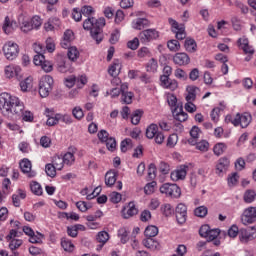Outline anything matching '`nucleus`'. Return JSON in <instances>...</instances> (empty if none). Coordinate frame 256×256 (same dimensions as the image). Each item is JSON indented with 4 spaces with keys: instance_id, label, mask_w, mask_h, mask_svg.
<instances>
[{
    "instance_id": "36",
    "label": "nucleus",
    "mask_w": 256,
    "mask_h": 256,
    "mask_svg": "<svg viewBox=\"0 0 256 256\" xmlns=\"http://www.w3.org/2000/svg\"><path fill=\"white\" fill-rule=\"evenodd\" d=\"M118 237L123 245L129 241V231L127 228L123 227L118 230Z\"/></svg>"
},
{
    "instance_id": "29",
    "label": "nucleus",
    "mask_w": 256,
    "mask_h": 256,
    "mask_svg": "<svg viewBox=\"0 0 256 256\" xmlns=\"http://www.w3.org/2000/svg\"><path fill=\"white\" fill-rule=\"evenodd\" d=\"M45 115L48 118L46 121V125H48V127H55V125H58L59 122L57 120V114H53L49 108H46Z\"/></svg>"
},
{
    "instance_id": "56",
    "label": "nucleus",
    "mask_w": 256,
    "mask_h": 256,
    "mask_svg": "<svg viewBox=\"0 0 256 256\" xmlns=\"http://www.w3.org/2000/svg\"><path fill=\"white\" fill-rule=\"evenodd\" d=\"M239 183V174L232 173L231 176L228 177V185L229 187H235Z\"/></svg>"
},
{
    "instance_id": "54",
    "label": "nucleus",
    "mask_w": 256,
    "mask_h": 256,
    "mask_svg": "<svg viewBox=\"0 0 256 256\" xmlns=\"http://www.w3.org/2000/svg\"><path fill=\"white\" fill-rule=\"evenodd\" d=\"M208 213L207 207L205 206H199L194 210V215H196V217H206Z\"/></svg>"
},
{
    "instance_id": "8",
    "label": "nucleus",
    "mask_w": 256,
    "mask_h": 256,
    "mask_svg": "<svg viewBox=\"0 0 256 256\" xmlns=\"http://www.w3.org/2000/svg\"><path fill=\"white\" fill-rule=\"evenodd\" d=\"M146 137L147 139H154L157 145H162L165 141V134H163V132H159V126H157V124H150L147 127Z\"/></svg>"
},
{
    "instance_id": "27",
    "label": "nucleus",
    "mask_w": 256,
    "mask_h": 256,
    "mask_svg": "<svg viewBox=\"0 0 256 256\" xmlns=\"http://www.w3.org/2000/svg\"><path fill=\"white\" fill-rule=\"evenodd\" d=\"M142 244L146 249H150V251H157L161 248V245L159 244V241L153 239V238H146L142 241Z\"/></svg>"
},
{
    "instance_id": "52",
    "label": "nucleus",
    "mask_w": 256,
    "mask_h": 256,
    "mask_svg": "<svg viewBox=\"0 0 256 256\" xmlns=\"http://www.w3.org/2000/svg\"><path fill=\"white\" fill-rule=\"evenodd\" d=\"M32 29H39L43 25V19L40 16H33L31 21Z\"/></svg>"
},
{
    "instance_id": "14",
    "label": "nucleus",
    "mask_w": 256,
    "mask_h": 256,
    "mask_svg": "<svg viewBox=\"0 0 256 256\" xmlns=\"http://www.w3.org/2000/svg\"><path fill=\"white\" fill-rule=\"evenodd\" d=\"M238 48L243 51V53H249L250 55L255 54V48L249 44V38L243 36L237 40Z\"/></svg>"
},
{
    "instance_id": "30",
    "label": "nucleus",
    "mask_w": 256,
    "mask_h": 256,
    "mask_svg": "<svg viewBox=\"0 0 256 256\" xmlns=\"http://www.w3.org/2000/svg\"><path fill=\"white\" fill-rule=\"evenodd\" d=\"M199 90V88L197 86H188L186 91H187V95L185 97L187 102L193 103V101H195V99H197V91Z\"/></svg>"
},
{
    "instance_id": "57",
    "label": "nucleus",
    "mask_w": 256,
    "mask_h": 256,
    "mask_svg": "<svg viewBox=\"0 0 256 256\" xmlns=\"http://www.w3.org/2000/svg\"><path fill=\"white\" fill-rule=\"evenodd\" d=\"M155 185H157V182L152 181L144 187V193L146 195H152V193H155Z\"/></svg>"
},
{
    "instance_id": "62",
    "label": "nucleus",
    "mask_w": 256,
    "mask_h": 256,
    "mask_svg": "<svg viewBox=\"0 0 256 256\" xmlns=\"http://www.w3.org/2000/svg\"><path fill=\"white\" fill-rule=\"evenodd\" d=\"M23 245V240L20 239H12L10 240L9 247L12 251H15V249H19V247Z\"/></svg>"
},
{
    "instance_id": "12",
    "label": "nucleus",
    "mask_w": 256,
    "mask_h": 256,
    "mask_svg": "<svg viewBox=\"0 0 256 256\" xmlns=\"http://www.w3.org/2000/svg\"><path fill=\"white\" fill-rule=\"evenodd\" d=\"M34 65L40 66L45 73H51L53 71V63L49 60H45V55H35Z\"/></svg>"
},
{
    "instance_id": "50",
    "label": "nucleus",
    "mask_w": 256,
    "mask_h": 256,
    "mask_svg": "<svg viewBox=\"0 0 256 256\" xmlns=\"http://www.w3.org/2000/svg\"><path fill=\"white\" fill-rule=\"evenodd\" d=\"M2 192L4 195H9L11 193V180L9 178H5L2 182Z\"/></svg>"
},
{
    "instance_id": "17",
    "label": "nucleus",
    "mask_w": 256,
    "mask_h": 256,
    "mask_svg": "<svg viewBox=\"0 0 256 256\" xmlns=\"http://www.w3.org/2000/svg\"><path fill=\"white\" fill-rule=\"evenodd\" d=\"M176 220L180 225H183L187 221V206L180 203L176 207Z\"/></svg>"
},
{
    "instance_id": "26",
    "label": "nucleus",
    "mask_w": 256,
    "mask_h": 256,
    "mask_svg": "<svg viewBox=\"0 0 256 256\" xmlns=\"http://www.w3.org/2000/svg\"><path fill=\"white\" fill-rule=\"evenodd\" d=\"M96 241L98 243H100L97 246V251H101L103 249V247L105 246V243H107V241H109V233L107 231L98 232V234L96 236Z\"/></svg>"
},
{
    "instance_id": "21",
    "label": "nucleus",
    "mask_w": 256,
    "mask_h": 256,
    "mask_svg": "<svg viewBox=\"0 0 256 256\" xmlns=\"http://www.w3.org/2000/svg\"><path fill=\"white\" fill-rule=\"evenodd\" d=\"M137 213H139V210L133 202L128 203V205L122 210V216L124 219H131V217H134Z\"/></svg>"
},
{
    "instance_id": "32",
    "label": "nucleus",
    "mask_w": 256,
    "mask_h": 256,
    "mask_svg": "<svg viewBox=\"0 0 256 256\" xmlns=\"http://www.w3.org/2000/svg\"><path fill=\"white\" fill-rule=\"evenodd\" d=\"M199 133H201V129L197 126H193L190 130V136L191 138L188 139L189 145H197V141L199 139Z\"/></svg>"
},
{
    "instance_id": "63",
    "label": "nucleus",
    "mask_w": 256,
    "mask_h": 256,
    "mask_svg": "<svg viewBox=\"0 0 256 256\" xmlns=\"http://www.w3.org/2000/svg\"><path fill=\"white\" fill-rule=\"evenodd\" d=\"M105 143L108 151H113L117 147V141L113 137H110Z\"/></svg>"
},
{
    "instance_id": "60",
    "label": "nucleus",
    "mask_w": 256,
    "mask_h": 256,
    "mask_svg": "<svg viewBox=\"0 0 256 256\" xmlns=\"http://www.w3.org/2000/svg\"><path fill=\"white\" fill-rule=\"evenodd\" d=\"M176 79H181L182 81H187V72H185L183 69L178 68L174 72Z\"/></svg>"
},
{
    "instance_id": "18",
    "label": "nucleus",
    "mask_w": 256,
    "mask_h": 256,
    "mask_svg": "<svg viewBox=\"0 0 256 256\" xmlns=\"http://www.w3.org/2000/svg\"><path fill=\"white\" fill-rule=\"evenodd\" d=\"M17 27V22L13 20V18L10 16L5 17L2 29L6 35H11V33L17 29Z\"/></svg>"
},
{
    "instance_id": "33",
    "label": "nucleus",
    "mask_w": 256,
    "mask_h": 256,
    "mask_svg": "<svg viewBox=\"0 0 256 256\" xmlns=\"http://www.w3.org/2000/svg\"><path fill=\"white\" fill-rule=\"evenodd\" d=\"M61 246L64 251H67L68 253H73V251H75V245L69 238H63L61 240Z\"/></svg>"
},
{
    "instance_id": "41",
    "label": "nucleus",
    "mask_w": 256,
    "mask_h": 256,
    "mask_svg": "<svg viewBox=\"0 0 256 256\" xmlns=\"http://www.w3.org/2000/svg\"><path fill=\"white\" fill-rule=\"evenodd\" d=\"M141 117H143V111L135 110L131 116L132 125H139V123L141 122Z\"/></svg>"
},
{
    "instance_id": "3",
    "label": "nucleus",
    "mask_w": 256,
    "mask_h": 256,
    "mask_svg": "<svg viewBox=\"0 0 256 256\" xmlns=\"http://www.w3.org/2000/svg\"><path fill=\"white\" fill-rule=\"evenodd\" d=\"M168 23L171 26V31L175 34L177 40H169L167 42V47L169 51L177 53V51L181 49V44L179 43V41L187 39V32H185V24H179V22H177L173 18H168Z\"/></svg>"
},
{
    "instance_id": "49",
    "label": "nucleus",
    "mask_w": 256,
    "mask_h": 256,
    "mask_svg": "<svg viewBox=\"0 0 256 256\" xmlns=\"http://www.w3.org/2000/svg\"><path fill=\"white\" fill-rule=\"evenodd\" d=\"M45 171L48 177L53 178L57 175V168L52 163L46 164Z\"/></svg>"
},
{
    "instance_id": "4",
    "label": "nucleus",
    "mask_w": 256,
    "mask_h": 256,
    "mask_svg": "<svg viewBox=\"0 0 256 256\" xmlns=\"http://www.w3.org/2000/svg\"><path fill=\"white\" fill-rule=\"evenodd\" d=\"M173 73V68L166 65L163 68V75L160 76V85L163 89H169V91H175L179 87V82L175 79H171V74Z\"/></svg>"
},
{
    "instance_id": "38",
    "label": "nucleus",
    "mask_w": 256,
    "mask_h": 256,
    "mask_svg": "<svg viewBox=\"0 0 256 256\" xmlns=\"http://www.w3.org/2000/svg\"><path fill=\"white\" fill-rule=\"evenodd\" d=\"M159 67V64L157 63V60L155 58H152L149 60V62L146 64V71L148 73H156L157 69Z\"/></svg>"
},
{
    "instance_id": "11",
    "label": "nucleus",
    "mask_w": 256,
    "mask_h": 256,
    "mask_svg": "<svg viewBox=\"0 0 256 256\" xmlns=\"http://www.w3.org/2000/svg\"><path fill=\"white\" fill-rule=\"evenodd\" d=\"M241 221L243 225H251L252 223H255L256 207L250 206L246 208L241 215Z\"/></svg>"
},
{
    "instance_id": "58",
    "label": "nucleus",
    "mask_w": 256,
    "mask_h": 256,
    "mask_svg": "<svg viewBox=\"0 0 256 256\" xmlns=\"http://www.w3.org/2000/svg\"><path fill=\"white\" fill-rule=\"evenodd\" d=\"M71 16H72V19H74V21L79 22L81 21V19H83V12H81V9L79 8H74L72 10Z\"/></svg>"
},
{
    "instance_id": "16",
    "label": "nucleus",
    "mask_w": 256,
    "mask_h": 256,
    "mask_svg": "<svg viewBox=\"0 0 256 256\" xmlns=\"http://www.w3.org/2000/svg\"><path fill=\"white\" fill-rule=\"evenodd\" d=\"M252 229L253 227L249 229H240L239 239L242 243H249V241H253V239H255V230Z\"/></svg>"
},
{
    "instance_id": "20",
    "label": "nucleus",
    "mask_w": 256,
    "mask_h": 256,
    "mask_svg": "<svg viewBox=\"0 0 256 256\" xmlns=\"http://www.w3.org/2000/svg\"><path fill=\"white\" fill-rule=\"evenodd\" d=\"M20 169L22 173H25L29 179H33L37 175L35 171H31V161L29 159H23L20 162Z\"/></svg>"
},
{
    "instance_id": "51",
    "label": "nucleus",
    "mask_w": 256,
    "mask_h": 256,
    "mask_svg": "<svg viewBox=\"0 0 256 256\" xmlns=\"http://www.w3.org/2000/svg\"><path fill=\"white\" fill-rule=\"evenodd\" d=\"M221 233V230L219 229H210L205 239H208V241H215L217 237H219Z\"/></svg>"
},
{
    "instance_id": "40",
    "label": "nucleus",
    "mask_w": 256,
    "mask_h": 256,
    "mask_svg": "<svg viewBox=\"0 0 256 256\" xmlns=\"http://www.w3.org/2000/svg\"><path fill=\"white\" fill-rule=\"evenodd\" d=\"M256 199L255 190H246L243 196V200L245 203H253Z\"/></svg>"
},
{
    "instance_id": "7",
    "label": "nucleus",
    "mask_w": 256,
    "mask_h": 256,
    "mask_svg": "<svg viewBox=\"0 0 256 256\" xmlns=\"http://www.w3.org/2000/svg\"><path fill=\"white\" fill-rule=\"evenodd\" d=\"M53 77L44 75L39 82V95L40 97H49V93L53 90Z\"/></svg>"
},
{
    "instance_id": "61",
    "label": "nucleus",
    "mask_w": 256,
    "mask_h": 256,
    "mask_svg": "<svg viewBox=\"0 0 256 256\" xmlns=\"http://www.w3.org/2000/svg\"><path fill=\"white\" fill-rule=\"evenodd\" d=\"M196 148L199 150V151H209V142L205 141V140H202L200 142H196Z\"/></svg>"
},
{
    "instance_id": "45",
    "label": "nucleus",
    "mask_w": 256,
    "mask_h": 256,
    "mask_svg": "<svg viewBox=\"0 0 256 256\" xmlns=\"http://www.w3.org/2000/svg\"><path fill=\"white\" fill-rule=\"evenodd\" d=\"M133 97V92L121 93V102L125 103L126 105H131V103H133Z\"/></svg>"
},
{
    "instance_id": "6",
    "label": "nucleus",
    "mask_w": 256,
    "mask_h": 256,
    "mask_svg": "<svg viewBox=\"0 0 256 256\" xmlns=\"http://www.w3.org/2000/svg\"><path fill=\"white\" fill-rule=\"evenodd\" d=\"M138 37L142 45H149V43H152V41H157V39L161 37V32H159L155 28H148V29L142 30L139 33Z\"/></svg>"
},
{
    "instance_id": "44",
    "label": "nucleus",
    "mask_w": 256,
    "mask_h": 256,
    "mask_svg": "<svg viewBox=\"0 0 256 256\" xmlns=\"http://www.w3.org/2000/svg\"><path fill=\"white\" fill-rule=\"evenodd\" d=\"M161 212L165 217H171V215L175 213V209H173V206H171V204H163L161 206Z\"/></svg>"
},
{
    "instance_id": "55",
    "label": "nucleus",
    "mask_w": 256,
    "mask_h": 256,
    "mask_svg": "<svg viewBox=\"0 0 256 256\" xmlns=\"http://www.w3.org/2000/svg\"><path fill=\"white\" fill-rule=\"evenodd\" d=\"M139 41H141L139 38L135 37L133 40H130L127 42L128 49H131L132 51H137L139 49Z\"/></svg>"
},
{
    "instance_id": "48",
    "label": "nucleus",
    "mask_w": 256,
    "mask_h": 256,
    "mask_svg": "<svg viewBox=\"0 0 256 256\" xmlns=\"http://www.w3.org/2000/svg\"><path fill=\"white\" fill-rule=\"evenodd\" d=\"M72 115L78 121H81L83 119V117H85V113H83V109L79 106H76L73 108Z\"/></svg>"
},
{
    "instance_id": "19",
    "label": "nucleus",
    "mask_w": 256,
    "mask_h": 256,
    "mask_svg": "<svg viewBox=\"0 0 256 256\" xmlns=\"http://www.w3.org/2000/svg\"><path fill=\"white\" fill-rule=\"evenodd\" d=\"M173 63L180 67L183 65H189V63H191V58L185 52H178L173 56Z\"/></svg>"
},
{
    "instance_id": "23",
    "label": "nucleus",
    "mask_w": 256,
    "mask_h": 256,
    "mask_svg": "<svg viewBox=\"0 0 256 256\" xmlns=\"http://www.w3.org/2000/svg\"><path fill=\"white\" fill-rule=\"evenodd\" d=\"M77 153L76 147H70L68 148V152L64 154L62 159L64 160V165H68V167H71L73 163H75V154Z\"/></svg>"
},
{
    "instance_id": "9",
    "label": "nucleus",
    "mask_w": 256,
    "mask_h": 256,
    "mask_svg": "<svg viewBox=\"0 0 256 256\" xmlns=\"http://www.w3.org/2000/svg\"><path fill=\"white\" fill-rule=\"evenodd\" d=\"M3 53L8 61H14L19 56V45L13 41H8L3 46Z\"/></svg>"
},
{
    "instance_id": "37",
    "label": "nucleus",
    "mask_w": 256,
    "mask_h": 256,
    "mask_svg": "<svg viewBox=\"0 0 256 256\" xmlns=\"http://www.w3.org/2000/svg\"><path fill=\"white\" fill-rule=\"evenodd\" d=\"M30 189L34 195H43V188L41 187V184H39V182L32 181L30 183Z\"/></svg>"
},
{
    "instance_id": "59",
    "label": "nucleus",
    "mask_w": 256,
    "mask_h": 256,
    "mask_svg": "<svg viewBox=\"0 0 256 256\" xmlns=\"http://www.w3.org/2000/svg\"><path fill=\"white\" fill-rule=\"evenodd\" d=\"M22 119L23 121H26L27 123H33V120L35 117L33 116V113L31 111H22Z\"/></svg>"
},
{
    "instance_id": "35",
    "label": "nucleus",
    "mask_w": 256,
    "mask_h": 256,
    "mask_svg": "<svg viewBox=\"0 0 256 256\" xmlns=\"http://www.w3.org/2000/svg\"><path fill=\"white\" fill-rule=\"evenodd\" d=\"M52 164L57 168V171H61L63 167H65V162L63 160V157L59 155L53 156Z\"/></svg>"
},
{
    "instance_id": "1",
    "label": "nucleus",
    "mask_w": 256,
    "mask_h": 256,
    "mask_svg": "<svg viewBox=\"0 0 256 256\" xmlns=\"http://www.w3.org/2000/svg\"><path fill=\"white\" fill-rule=\"evenodd\" d=\"M82 15L84 17H88L83 22V29L85 31H90V35L97 44L103 41V27H105V18L96 19L95 17H91L95 13V9L92 6L84 5L80 9Z\"/></svg>"
},
{
    "instance_id": "22",
    "label": "nucleus",
    "mask_w": 256,
    "mask_h": 256,
    "mask_svg": "<svg viewBox=\"0 0 256 256\" xmlns=\"http://www.w3.org/2000/svg\"><path fill=\"white\" fill-rule=\"evenodd\" d=\"M132 29H136V31H142L146 27L151 25V22L147 18H136L132 21Z\"/></svg>"
},
{
    "instance_id": "39",
    "label": "nucleus",
    "mask_w": 256,
    "mask_h": 256,
    "mask_svg": "<svg viewBox=\"0 0 256 256\" xmlns=\"http://www.w3.org/2000/svg\"><path fill=\"white\" fill-rule=\"evenodd\" d=\"M174 119H176V121H180V123H183L184 121H187V119H189V115L187 114V112L183 111V107H180L179 112L174 114Z\"/></svg>"
},
{
    "instance_id": "15",
    "label": "nucleus",
    "mask_w": 256,
    "mask_h": 256,
    "mask_svg": "<svg viewBox=\"0 0 256 256\" xmlns=\"http://www.w3.org/2000/svg\"><path fill=\"white\" fill-rule=\"evenodd\" d=\"M4 73L7 79H13L15 77L16 79H19V77L21 76V67L13 64L8 65L5 67Z\"/></svg>"
},
{
    "instance_id": "31",
    "label": "nucleus",
    "mask_w": 256,
    "mask_h": 256,
    "mask_svg": "<svg viewBox=\"0 0 256 256\" xmlns=\"http://www.w3.org/2000/svg\"><path fill=\"white\" fill-rule=\"evenodd\" d=\"M185 50L188 53H196L197 52V42L193 38H186L184 42Z\"/></svg>"
},
{
    "instance_id": "5",
    "label": "nucleus",
    "mask_w": 256,
    "mask_h": 256,
    "mask_svg": "<svg viewBox=\"0 0 256 256\" xmlns=\"http://www.w3.org/2000/svg\"><path fill=\"white\" fill-rule=\"evenodd\" d=\"M251 114L249 113H243V114H236L235 116L228 114L225 117V121L227 123H231L234 125V127H242V129H247L249 127V124L251 123Z\"/></svg>"
},
{
    "instance_id": "13",
    "label": "nucleus",
    "mask_w": 256,
    "mask_h": 256,
    "mask_svg": "<svg viewBox=\"0 0 256 256\" xmlns=\"http://www.w3.org/2000/svg\"><path fill=\"white\" fill-rule=\"evenodd\" d=\"M189 171L188 165H180L170 174V179L172 181H183L187 177V172Z\"/></svg>"
},
{
    "instance_id": "46",
    "label": "nucleus",
    "mask_w": 256,
    "mask_h": 256,
    "mask_svg": "<svg viewBox=\"0 0 256 256\" xmlns=\"http://www.w3.org/2000/svg\"><path fill=\"white\" fill-rule=\"evenodd\" d=\"M131 147H133V141L130 138H126L120 144L122 153H127L128 149H131Z\"/></svg>"
},
{
    "instance_id": "10",
    "label": "nucleus",
    "mask_w": 256,
    "mask_h": 256,
    "mask_svg": "<svg viewBox=\"0 0 256 256\" xmlns=\"http://www.w3.org/2000/svg\"><path fill=\"white\" fill-rule=\"evenodd\" d=\"M160 193L167 195V197L177 199L181 197V188L177 184L165 183L160 187Z\"/></svg>"
},
{
    "instance_id": "43",
    "label": "nucleus",
    "mask_w": 256,
    "mask_h": 256,
    "mask_svg": "<svg viewBox=\"0 0 256 256\" xmlns=\"http://www.w3.org/2000/svg\"><path fill=\"white\" fill-rule=\"evenodd\" d=\"M33 87V78L28 77L20 82V89L21 91H28V89H31Z\"/></svg>"
},
{
    "instance_id": "2",
    "label": "nucleus",
    "mask_w": 256,
    "mask_h": 256,
    "mask_svg": "<svg viewBox=\"0 0 256 256\" xmlns=\"http://www.w3.org/2000/svg\"><path fill=\"white\" fill-rule=\"evenodd\" d=\"M25 110V105L19 97L13 96L7 92H2L0 94V111L4 117H13L17 115L18 117L23 114Z\"/></svg>"
},
{
    "instance_id": "64",
    "label": "nucleus",
    "mask_w": 256,
    "mask_h": 256,
    "mask_svg": "<svg viewBox=\"0 0 256 256\" xmlns=\"http://www.w3.org/2000/svg\"><path fill=\"white\" fill-rule=\"evenodd\" d=\"M43 234L37 232V234H33L30 236L29 241L30 243H41L43 241Z\"/></svg>"
},
{
    "instance_id": "42",
    "label": "nucleus",
    "mask_w": 256,
    "mask_h": 256,
    "mask_svg": "<svg viewBox=\"0 0 256 256\" xmlns=\"http://www.w3.org/2000/svg\"><path fill=\"white\" fill-rule=\"evenodd\" d=\"M67 56L70 61H76L79 59V50L77 47L68 48Z\"/></svg>"
},
{
    "instance_id": "47",
    "label": "nucleus",
    "mask_w": 256,
    "mask_h": 256,
    "mask_svg": "<svg viewBox=\"0 0 256 256\" xmlns=\"http://www.w3.org/2000/svg\"><path fill=\"white\" fill-rule=\"evenodd\" d=\"M227 149V145H225V143H217L214 148V154L217 155V157H219V155H223V153H225V150Z\"/></svg>"
},
{
    "instance_id": "25",
    "label": "nucleus",
    "mask_w": 256,
    "mask_h": 256,
    "mask_svg": "<svg viewBox=\"0 0 256 256\" xmlns=\"http://www.w3.org/2000/svg\"><path fill=\"white\" fill-rule=\"evenodd\" d=\"M229 165H231V161L229 160V158H220L216 164L217 173H225V171L229 169Z\"/></svg>"
},
{
    "instance_id": "24",
    "label": "nucleus",
    "mask_w": 256,
    "mask_h": 256,
    "mask_svg": "<svg viewBox=\"0 0 256 256\" xmlns=\"http://www.w3.org/2000/svg\"><path fill=\"white\" fill-rule=\"evenodd\" d=\"M18 23L20 25V29L23 33H29V31H33V25L29 19L25 18V16L20 15L18 17Z\"/></svg>"
},
{
    "instance_id": "28",
    "label": "nucleus",
    "mask_w": 256,
    "mask_h": 256,
    "mask_svg": "<svg viewBox=\"0 0 256 256\" xmlns=\"http://www.w3.org/2000/svg\"><path fill=\"white\" fill-rule=\"evenodd\" d=\"M117 183V172L109 170L105 174V185L106 187H113Z\"/></svg>"
},
{
    "instance_id": "34",
    "label": "nucleus",
    "mask_w": 256,
    "mask_h": 256,
    "mask_svg": "<svg viewBox=\"0 0 256 256\" xmlns=\"http://www.w3.org/2000/svg\"><path fill=\"white\" fill-rule=\"evenodd\" d=\"M158 234H159V228H157V226H153V225L146 227V229L144 231V235L146 238L157 237Z\"/></svg>"
},
{
    "instance_id": "53",
    "label": "nucleus",
    "mask_w": 256,
    "mask_h": 256,
    "mask_svg": "<svg viewBox=\"0 0 256 256\" xmlns=\"http://www.w3.org/2000/svg\"><path fill=\"white\" fill-rule=\"evenodd\" d=\"M177 141H179V136L177 134H171L167 139V147L173 149L177 145Z\"/></svg>"
}]
</instances>
